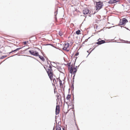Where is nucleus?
<instances>
[{"mask_svg":"<svg viewBox=\"0 0 130 130\" xmlns=\"http://www.w3.org/2000/svg\"><path fill=\"white\" fill-rule=\"evenodd\" d=\"M96 10H99L102 8L103 5V3L100 1L98 2H96Z\"/></svg>","mask_w":130,"mask_h":130,"instance_id":"nucleus-1","label":"nucleus"},{"mask_svg":"<svg viewBox=\"0 0 130 130\" xmlns=\"http://www.w3.org/2000/svg\"><path fill=\"white\" fill-rule=\"evenodd\" d=\"M128 22V20L125 18L122 19L120 21V25L124 26L126 23Z\"/></svg>","mask_w":130,"mask_h":130,"instance_id":"nucleus-2","label":"nucleus"},{"mask_svg":"<svg viewBox=\"0 0 130 130\" xmlns=\"http://www.w3.org/2000/svg\"><path fill=\"white\" fill-rule=\"evenodd\" d=\"M29 53L31 55H33L38 56L39 55V53L38 52L36 51H34V50H29Z\"/></svg>","mask_w":130,"mask_h":130,"instance_id":"nucleus-3","label":"nucleus"},{"mask_svg":"<svg viewBox=\"0 0 130 130\" xmlns=\"http://www.w3.org/2000/svg\"><path fill=\"white\" fill-rule=\"evenodd\" d=\"M89 10L87 8H84L83 10V12L84 15L86 14L89 13Z\"/></svg>","mask_w":130,"mask_h":130,"instance_id":"nucleus-4","label":"nucleus"},{"mask_svg":"<svg viewBox=\"0 0 130 130\" xmlns=\"http://www.w3.org/2000/svg\"><path fill=\"white\" fill-rule=\"evenodd\" d=\"M69 46V44L68 42L66 43L64 45V47L62 48V50L66 51L67 49L68 48Z\"/></svg>","mask_w":130,"mask_h":130,"instance_id":"nucleus-5","label":"nucleus"},{"mask_svg":"<svg viewBox=\"0 0 130 130\" xmlns=\"http://www.w3.org/2000/svg\"><path fill=\"white\" fill-rule=\"evenodd\" d=\"M105 43V41L104 40H101L100 41H99L96 42V44H98L99 45H101L102 44L104 43Z\"/></svg>","mask_w":130,"mask_h":130,"instance_id":"nucleus-6","label":"nucleus"},{"mask_svg":"<svg viewBox=\"0 0 130 130\" xmlns=\"http://www.w3.org/2000/svg\"><path fill=\"white\" fill-rule=\"evenodd\" d=\"M56 93L57 94L56 96L57 97V102L58 100V101H59V97L60 96V97L59 98V99L60 100H61V96L60 95V94L59 93H58L57 92ZM57 103H58V102H57Z\"/></svg>","mask_w":130,"mask_h":130,"instance_id":"nucleus-7","label":"nucleus"},{"mask_svg":"<svg viewBox=\"0 0 130 130\" xmlns=\"http://www.w3.org/2000/svg\"><path fill=\"white\" fill-rule=\"evenodd\" d=\"M23 47H20L18 48H17L16 49H15V50H12L11 51V52L9 53V54H11V53H12V52H15L18 50H19L22 48Z\"/></svg>","mask_w":130,"mask_h":130,"instance_id":"nucleus-8","label":"nucleus"},{"mask_svg":"<svg viewBox=\"0 0 130 130\" xmlns=\"http://www.w3.org/2000/svg\"><path fill=\"white\" fill-rule=\"evenodd\" d=\"M49 77L50 78L51 80L53 79V73H47Z\"/></svg>","mask_w":130,"mask_h":130,"instance_id":"nucleus-9","label":"nucleus"},{"mask_svg":"<svg viewBox=\"0 0 130 130\" xmlns=\"http://www.w3.org/2000/svg\"><path fill=\"white\" fill-rule=\"evenodd\" d=\"M74 69H73V68H70V73L72 74H74L75 73H74V71L73 70ZM72 75H71V77H72Z\"/></svg>","mask_w":130,"mask_h":130,"instance_id":"nucleus-10","label":"nucleus"},{"mask_svg":"<svg viewBox=\"0 0 130 130\" xmlns=\"http://www.w3.org/2000/svg\"><path fill=\"white\" fill-rule=\"evenodd\" d=\"M46 70L47 73H53L52 69H50L48 68V69H46Z\"/></svg>","mask_w":130,"mask_h":130,"instance_id":"nucleus-11","label":"nucleus"},{"mask_svg":"<svg viewBox=\"0 0 130 130\" xmlns=\"http://www.w3.org/2000/svg\"><path fill=\"white\" fill-rule=\"evenodd\" d=\"M38 56L39 57V58L42 61H45V59L44 57L39 54V55H38Z\"/></svg>","mask_w":130,"mask_h":130,"instance_id":"nucleus-12","label":"nucleus"},{"mask_svg":"<svg viewBox=\"0 0 130 130\" xmlns=\"http://www.w3.org/2000/svg\"><path fill=\"white\" fill-rule=\"evenodd\" d=\"M77 58V57H75V62H74V63L72 64H71V66L70 65V68H71L72 67V68H73V67H74V66H75V63L76 61Z\"/></svg>","mask_w":130,"mask_h":130,"instance_id":"nucleus-13","label":"nucleus"},{"mask_svg":"<svg viewBox=\"0 0 130 130\" xmlns=\"http://www.w3.org/2000/svg\"><path fill=\"white\" fill-rule=\"evenodd\" d=\"M55 68H56L60 72H61V70L62 69L60 68V67L59 66H57L56 67H55Z\"/></svg>","mask_w":130,"mask_h":130,"instance_id":"nucleus-14","label":"nucleus"},{"mask_svg":"<svg viewBox=\"0 0 130 130\" xmlns=\"http://www.w3.org/2000/svg\"><path fill=\"white\" fill-rule=\"evenodd\" d=\"M72 86H71V88L72 89V90H71V92L72 93V92H73V90L74 89V83H72Z\"/></svg>","mask_w":130,"mask_h":130,"instance_id":"nucleus-15","label":"nucleus"},{"mask_svg":"<svg viewBox=\"0 0 130 130\" xmlns=\"http://www.w3.org/2000/svg\"><path fill=\"white\" fill-rule=\"evenodd\" d=\"M120 41L124 43H128V42H129V43H130V41H125L123 40H121Z\"/></svg>","mask_w":130,"mask_h":130,"instance_id":"nucleus-16","label":"nucleus"},{"mask_svg":"<svg viewBox=\"0 0 130 130\" xmlns=\"http://www.w3.org/2000/svg\"><path fill=\"white\" fill-rule=\"evenodd\" d=\"M77 66H75V67H74L73 68V69L74 70V73H76V72L77 71Z\"/></svg>","mask_w":130,"mask_h":130,"instance_id":"nucleus-17","label":"nucleus"},{"mask_svg":"<svg viewBox=\"0 0 130 130\" xmlns=\"http://www.w3.org/2000/svg\"><path fill=\"white\" fill-rule=\"evenodd\" d=\"M80 31L79 30H78L76 31V34L78 35L80 34Z\"/></svg>","mask_w":130,"mask_h":130,"instance_id":"nucleus-18","label":"nucleus"},{"mask_svg":"<svg viewBox=\"0 0 130 130\" xmlns=\"http://www.w3.org/2000/svg\"><path fill=\"white\" fill-rule=\"evenodd\" d=\"M113 3H115L117 2H118V4H120V2H119V0H113Z\"/></svg>","mask_w":130,"mask_h":130,"instance_id":"nucleus-19","label":"nucleus"},{"mask_svg":"<svg viewBox=\"0 0 130 130\" xmlns=\"http://www.w3.org/2000/svg\"><path fill=\"white\" fill-rule=\"evenodd\" d=\"M71 62L66 64V65L68 66V69H69L71 65Z\"/></svg>","mask_w":130,"mask_h":130,"instance_id":"nucleus-20","label":"nucleus"},{"mask_svg":"<svg viewBox=\"0 0 130 130\" xmlns=\"http://www.w3.org/2000/svg\"><path fill=\"white\" fill-rule=\"evenodd\" d=\"M54 13L55 14V20L56 21H57V17H56V15L57 14V11H55L54 12Z\"/></svg>","mask_w":130,"mask_h":130,"instance_id":"nucleus-21","label":"nucleus"},{"mask_svg":"<svg viewBox=\"0 0 130 130\" xmlns=\"http://www.w3.org/2000/svg\"><path fill=\"white\" fill-rule=\"evenodd\" d=\"M60 110V106L59 105H57L56 108V110Z\"/></svg>","mask_w":130,"mask_h":130,"instance_id":"nucleus-22","label":"nucleus"},{"mask_svg":"<svg viewBox=\"0 0 130 130\" xmlns=\"http://www.w3.org/2000/svg\"><path fill=\"white\" fill-rule=\"evenodd\" d=\"M70 97L71 95L68 94L66 97V99L67 100H69L70 98Z\"/></svg>","mask_w":130,"mask_h":130,"instance_id":"nucleus-23","label":"nucleus"},{"mask_svg":"<svg viewBox=\"0 0 130 130\" xmlns=\"http://www.w3.org/2000/svg\"><path fill=\"white\" fill-rule=\"evenodd\" d=\"M75 74L76 73H75L74 74H73L74 75H73V78H72V79H73L72 81V83H74V77H75Z\"/></svg>","mask_w":130,"mask_h":130,"instance_id":"nucleus-24","label":"nucleus"},{"mask_svg":"<svg viewBox=\"0 0 130 130\" xmlns=\"http://www.w3.org/2000/svg\"><path fill=\"white\" fill-rule=\"evenodd\" d=\"M60 112V110H56L55 111V114L56 115H57Z\"/></svg>","mask_w":130,"mask_h":130,"instance_id":"nucleus-25","label":"nucleus"},{"mask_svg":"<svg viewBox=\"0 0 130 130\" xmlns=\"http://www.w3.org/2000/svg\"><path fill=\"white\" fill-rule=\"evenodd\" d=\"M113 0H110L108 1V3L110 4H113Z\"/></svg>","mask_w":130,"mask_h":130,"instance_id":"nucleus-26","label":"nucleus"},{"mask_svg":"<svg viewBox=\"0 0 130 130\" xmlns=\"http://www.w3.org/2000/svg\"><path fill=\"white\" fill-rule=\"evenodd\" d=\"M49 66H48L47 65H46V66H45L49 68H50L49 69H52V66H51V65H49Z\"/></svg>","mask_w":130,"mask_h":130,"instance_id":"nucleus-27","label":"nucleus"},{"mask_svg":"<svg viewBox=\"0 0 130 130\" xmlns=\"http://www.w3.org/2000/svg\"><path fill=\"white\" fill-rule=\"evenodd\" d=\"M53 82L54 84H56V80L55 78H53Z\"/></svg>","mask_w":130,"mask_h":130,"instance_id":"nucleus-28","label":"nucleus"},{"mask_svg":"<svg viewBox=\"0 0 130 130\" xmlns=\"http://www.w3.org/2000/svg\"><path fill=\"white\" fill-rule=\"evenodd\" d=\"M58 35H59V36H62V32H61V31H59L58 32Z\"/></svg>","mask_w":130,"mask_h":130,"instance_id":"nucleus-29","label":"nucleus"},{"mask_svg":"<svg viewBox=\"0 0 130 130\" xmlns=\"http://www.w3.org/2000/svg\"><path fill=\"white\" fill-rule=\"evenodd\" d=\"M95 47H94V48L92 50H90V53H89V54H88V55L86 57H87L89 55V54L93 50H94V49H95Z\"/></svg>","mask_w":130,"mask_h":130,"instance_id":"nucleus-30","label":"nucleus"},{"mask_svg":"<svg viewBox=\"0 0 130 130\" xmlns=\"http://www.w3.org/2000/svg\"><path fill=\"white\" fill-rule=\"evenodd\" d=\"M56 130H61V128L59 127H56Z\"/></svg>","mask_w":130,"mask_h":130,"instance_id":"nucleus-31","label":"nucleus"},{"mask_svg":"<svg viewBox=\"0 0 130 130\" xmlns=\"http://www.w3.org/2000/svg\"><path fill=\"white\" fill-rule=\"evenodd\" d=\"M61 124H56V127H59L60 128H61Z\"/></svg>","mask_w":130,"mask_h":130,"instance_id":"nucleus-32","label":"nucleus"},{"mask_svg":"<svg viewBox=\"0 0 130 130\" xmlns=\"http://www.w3.org/2000/svg\"><path fill=\"white\" fill-rule=\"evenodd\" d=\"M71 103H72V104H74V100L73 99L71 102Z\"/></svg>","mask_w":130,"mask_h":130,"instance_id":"nucleus-33","label":"nucleus"},{"mask_svg":"<svg viewBox=\"0 0 130 130\" xmlns=\"http://www.w3.org/2000/svg\"><path fill=\"white\" fill-rule=\"evenodd\" d=\"M7 57V56H2L1 57V59H3L5 58V57Z\"/></svg>","mask_w":130,"mask_h":130,"instance_id":"nucleus-34","label":"nucleus"},{"mask_svg":"<svg viewBox=\"0 0 130 130\" xmlns=\"http://www.w3.org/2000/svg\"><path fill=\"white\" fill-rule=\"evenodd\" d=\"M121 28H122V27L125 28H126L127 30H129V29H128V28H127L126 27L123 26H121Z\"/></svg>","mask_w":130,"mask_h":130,"instance_id":"nucleus-35","label":"nucleus"},{"mask_svg":"<svg viewBox=\"0 0 130 130\" xmlns=\"http://www.w3.org/2000/svg\"><path fill=\"white\" fill-rule=\"evenodd\" d=\"M45 58L46 59V60L47 61H49L50 62H52L51 61H50V60H48V59L47 58V57H46V58L45 57Z\"/></svg>","mask_w":130,"mask_h":130,"instance_id":"nucleus-36","label":"nucleus"},{"mask_svg":"<svg viewBox=\"0 0 130 130\" xmlns=\"http://www.w3.org/2000/svg\"><path fill=\"white\" fill-rule=\"evenodd\" d=\"M59 84H60V87L61 86V87L62 88L63 85H62V83H59Z\"/></svg>","mask_w":130,"mask_h":130,"instance_id":"nucleus-37","label":"nucleus"},{"mask_svg":"<svg viewBox=\"0 0 130 130\" xmlns=\"http://www.w3.org/2000/svg\"><path fill=\"white\" fill-rule=\"evenodd\" d=\"M79 54V53L78 52H77V53H76L75 55V56H77Z\"/></svg>","mask_w":130,"mask_h":130,"instance_id":"nucleus-38","label":"nucleus"},{"mask_svg":"<svg viewBox=\"0 0 130 130\" xmlns=\"http://www.w3.org/2000/svg\"><path fill=\"white\" fill-rule=\"evenodd\" d=\"M58 79H59V83H62V81L59 78V77Z\"/></svg>","mask_w":130,"mask_h":130,"instance_id":"nucleus-39","label":"nucleus"},{"mask_svg":"<svg viewBox=\"0 0 130 130\" xmlns=\"http://www.w3.org/2000/svg\"><path fill=\"white\" fill-rule=\"evenodd\" d=\"M90 38V37H89L87 39H86L85 40V42H86L87 41H88V39H89V38Z\"/></svg>","mask_w":130,"mask_h":130,"instance_id":"nucleus-40","label":"nucleus"},{"mask_svg":"<svg viewBox=\"0 0 130 130\" xmlns=\"http://www.w3.org/2000/svg\"><path fill=\"white\" fill-rule=\"evenodd\" d=\"M23 43L25 45H26L27 44V42L26 41H24L23 42Z\"/></svg>","mask_w":130,"mask_h":130,"instance_id":"nucleus-41","label":"nucleus"},{"mask_svg":"<svg viewBox=\"0 0 130 130\" xmlns=\"http://www.w3.org/2000/svg\"><path fill=\"white\" fill-rule=\"evenodd\" d=\"M72 95H73V99H74V93H73V92H72Z\"/></svg>","mask_w":130,"mask_h":130,"instance_id":"nucleus-42","label":"nucleus"},{"mask_svg":"<svg viewBox=\"0 0 130 130\" xmlns=\"http://www.w3.org/2000/svg\"><path fill=\"white\" fill-rule=\"evenodd\" d=\"M61 124V121H60L57 124Z\"/></svg>","mask_w":130,"mask_h":130,"instance_id":"nucleus-43","label":"nucleus"},{"mask_svg":"<svg viewBox=\"0 0 130 130\" xmlns=\"http://www.w3.org/2000/svg\"><path fill=\"white\" fill-rule=\"evenodd\" d=\"M47 65H46L45 66L47 65L48 66H49V65H50V64L48 62V61H47Z\"/></svg>","mask_w":130,"mask_h":130,"instance_id":"nucleus-44","label":"nucleus"},{"mask_svg":"<svg viewBox=\"0 0 130 130\" xmlns=\"http://www.w3.org/2000/svg\"><path fill=\"white\" fill-rule=\"evenodd\" d=\"M73 107L72 108V109H74V104H72Z\"/></svg>","mask_w":130,"mask_h":130,"instance_id":"nucleus-45","label":"nucleus"},{"mask_svg":"<svg viewBox=\"0 0 130 130\" xmlns=\"http://www.w3.org/2000/svg\"><path fill=\"white\" fill-rule=\"evenodd\" d=\"M55 122L56 123V124H57V120L55 119Z\"/></svg>","mask_w":130,"mask_h":130,"instance_id":"nucleus-46","label":"nucleus"},{"mask_svg":"<svg viewBox=\"0 0 130 130\" xmlns=\"http://www.w3.org/2000/svg\"><path fill=\"white\" fill-rule=\"evenodd\" d=\"M55 123H54V127H53V130H54L55 129Z\"/></svg>","mask_w":130,"mask_h":130,"instance_id":"nucleus-47","label":"nucleus"},{"mask_svg":"<svg viewBox=\"0 0 130 130\" xmlns=\"http://www.w3.org/2000/svg\"><path fill=\"white\" fill-rule=\"evenodd\" d=\"M91 48H90L89 50H88V51H87V52L88 53H89V51H90V50H91Z\"/></svg>","mask_w":130,"mask_h":130,"instance_id":"nucleus-48","label":"nucleus"},{"mask_svg":"<svg viewBox=\"0 0 130 130\" xmlns=\"http://www.w3.org/2000/svg\"><path fill=\"white\" fill-rule=\"evenodd\" d=\"M51 64H50V65H51V66H52V67H55V66H53L52 65V64H51Z\"/></svg>","mask_w":130,"mask_h":130,"instance_id":"nucleus-49","label":"nucleus"},{"mask_svg":"<svg viewBox=\"0 0 130 130\" xmlns=\"http://www.w3.org/2000/svg\"><path fill=\"white\" fill-rule=\"evenodd\" d=\"M66 51L67 52H69V50H67H67H66Z\"/></svg>","mask_w":130,"mask_h":130,"instance_id":"nucleus-50","label":"nucleus"},{"mask_svg":"<svg viewBox=\"0 0 130 130\" xmlns=\"http://www.w3.org/2000/svg\"><path fill=\"white\" fill-rule=\"evenodd\" d=\"M63 130H65V128H64V127H63V128H62Z\"/></svg>","mask_w":130,"mask_h":130,"instance_id":"nucleus-51","label":"nucleus"},{"mask_svg":"<svg viewBox=\"0 0 130 130\" xmlns=\"http://www.w3.org/2000/svg\"><path fill=\"white\" fill-rule=\"evenodd\" d=\"M128 2L129 3H130V0H127Z\"/></svg>","mask_w":130,"mask_h":130,"instance_id":"nucleus-52","label":"nucleus"},{"mask_svg":"<svg viewBox=\"0 0 130 130\" xmlns=\"http://www.w3.org/2000/svg\"><path fill=\"white\" fill-rule=\"evenodd\" d=\"M57 116H56L55 117V119H56L57 118Z\"/></svg>","mask_w":130,"mask_h":130,"instance_id":"nucleus-53","label":"nucleus"},{"mask_svg":"<svg viewBox=\"0 0 130 130\" xmlns=\"http://www.w3.org/2000/svg\"><path fill=\"white\" fill-rule=\"evenodd\" d=\"M54 93H56V91H55V89H54Z\"/></svg>","mask_w":130,"mask_h":130,"instance_id":"nucleus-54","label":"nucleus"},{"mask_svg":"<svg viewBox=\"0 0 130 130\" xmlns=\"http://www.w3.org/2000/svg\"><path fill=\"white\" fill-rule=\"evenodd\" d=\"M70 89H69V92H70Z\"/></svg>","mask_w":130,"mask_h":130,"instance_id":"nucleus-55","label":"nucleus"},{"mask_svg":"<svg viewBox=\"0 0 130 130\" xmlns=\"http://www.w3.org/2000/svg\"><path fill=\"white\" fill-rule=\"evenodd\" d=\"M44 68L45 70L46 69H46V68L45 67H44Z\"/></svg>","mask_w":130,"mask_h":130,"instance_id":"nucleus-56","label":"nucleus"},{"mask_svg":"<svg viewBox=\"0 0 130 130\" xmlns=\"http://www.w3.org/2000/svg\"><path fill=\"white\" fill-rule=\"evenodd\" d=\"M67 78H68V79L69 80V79L68 78V77H67Z\"/></svg>","mask_w":130,"mask_h":130,"instance_id":"nucleus-57","label":"nucleus"},{"mask_svg":"<svg viewBox=\"0 0 130 130\" xmlns=\"http://www.w3.org/2000/svg\"><path fill=\"white\" fill-rule=\"evenodd\" d=\"M98 27V26H97L96 27V28H97Z\"/></svg>","mask_w":130,"mask_h":130,"instance_id":"nucleus-58","label":"nucleus"},{"mask_svg":"<svg viewBox=\"0 0 130 130\" xmlns=\"http://www.w3.org/2000/svg\"><path fill=\"white\" fill-rule=\"evenodd\" d=\"M55 63H56V64H59V63H58V62H56Z\"/></svg>","mask_w":130,"mask_h":130,"instance_id":"nucleus-59","label":"nucleus"},{"mask_svg":"<svg viewBox=\"0 0 130 130\" xmlns=\"http://www.w3.org/2000/svg\"><path fill=\"white\" fill-rule=\"evenodd\" d=\"M68 111L67 112H66V114H67V113L68 112Z\"/></svg>","mask_w":130,"mask_h":130,"instance_id":"nucleus-60","label":"nucleus"},{"mask_svg":"<svg viewBox=\"0 0 130 130\" xmlns=\"http://www.w3.org/2000/svg\"><path fill=\"white\" fill-rule=\"evenodd\" d=\"M53 62V63H56L55 62Z\"/></svg>","mask_w":130,"mask_h":130,"instance_id":"nucleus-61","label":"nucleus"},{"mask_svg":"<svg viewBox=\"0 0 130 130\" xmlns=\"http://www.w3.org/2000/svg\"><path fill=\"white\" fill-rule=\"evenodd\" d=\"M65 99H64V102H65Z\"/></svg>","mask_w":130,"mask_h":130,"instance_id":"nucleus-62","label":"nucleus"},{"mask_svg":"<svg viewBox=\"0 0 130 130\" xmlns=\"http://www.w3.org/2000/svg\"><path fill=\"white\" fill-rule=\"evenodd\" d=\"M100 39H101L100 38H99V39H98L97 41H99V40Z\"/></svg>","mask_w":130,"mask_h":130,"instance_id":"nucleus-63","label":"nucleus"},{"mask_svg":"<svg viewBox=\"0 0 130 130\" xmlns=\"http://www.w3.org/2000/svg\"><path fill=\"white\" fill-rule=\"evenodd\" d=\"M122 6H123L124 7V5L123 4H122Z\"/></svg>","mask_w":130,"mask_h":130,"instance_id":"nucleus-64","label":"nucleus"}]
</instances>
